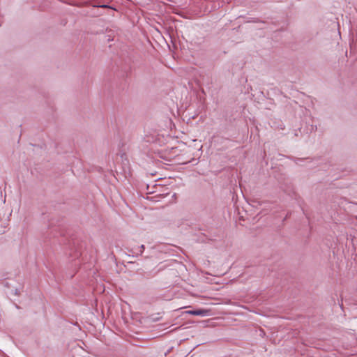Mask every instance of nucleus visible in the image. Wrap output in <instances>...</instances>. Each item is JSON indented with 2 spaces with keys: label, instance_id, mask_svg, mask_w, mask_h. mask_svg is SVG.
<instances>
[{
  "label": "nucleus",
  "instance_id": "1",
  "mask_svg": "<svg viewBox=\"0 0 357 357\" xmlns=\"http://www.w3.org/2000/svg\"><path fill=\"white\" fill-rule=\"evenodd\" d=\"M186 313L192 315L201 316V317H206L210 314L209 310L206 309H199L195 310H189L187 311Z\"/></svg>",
  "mask_w": 357,
  "mask_h": 357
},
{
  "label": "nucleus",
  "instance_id": "4",
  "mask_svg": "<svg viewBox=\"0 0 357 357\" xmlns=\"http://www.w3.org/2000/svg\"><path fill=\"white\" fill-rule=\"evenodd\" d=\"M172 150L176 152V148H172Z\"/></svg>",
  "mask_w": 357,
  "mask_h": 357
},
{
  "label": "nucleus",
  "instance_id": "2",
  "mask_svg": "<svg viewBox=\"0 0 357 357\" xmlns=\"http://www.w3.org/2000/svg\"><path fill=\"white\" fill-rule=\"evenodd\" d=\"M141 249H142V250H144V245H141Z\"/></svg>",
  "mask_w": 357,
  "mask_h": 357
},
{
  "label": "nucleus",
  "instance_id": "3",
  "mask_svg": "<svg viewBox=\"0 0 357 357\" xmlns=\"http://www.w3.org/2000/svg\"><path fill=\"white\" fill-rule=\"evenodd\" d=\"M101 7H102V8H106V7H107V6H106V5H102V6H101Z\"/></svg>",
  "mask_w": 357,
  "mask_h": 357
}]
</instances>
